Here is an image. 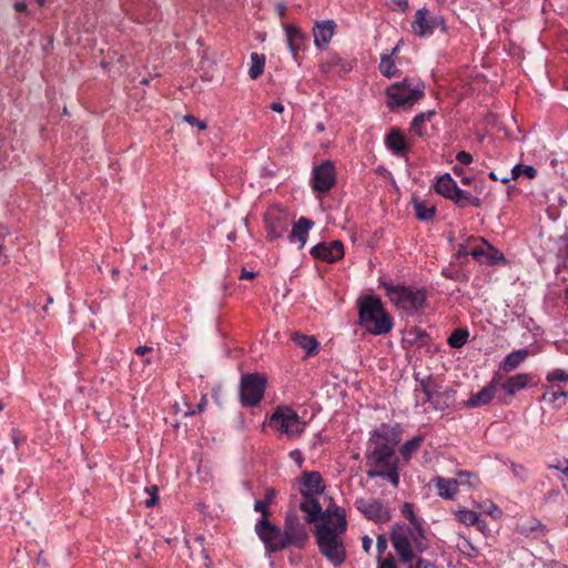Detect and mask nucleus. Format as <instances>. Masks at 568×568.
<instances>
[{
    "label": "nucleus",
    "instance_id": "58836bf2",
    "mask_svg": "<svg viewBox=\"0 0 568 568\" xmlns=\"http://www.w3.org/2000/svg\"><path fill=\"white\" fill-rule=\"evenodd\" d=\"M394 68H395L394 61L389 57L384 55L382 58L381 64H379V70L382 72V74L387 78L394 77L395 75V72L393 71Z\"/></svg>",
    "mask_w": 568,
    "mask_h": 568
},
{
    "label": "nucleus",
    "instance_id": "8fccbe9b",
    "mask_svg": "<svg viewBox=\"0 0 568 568\" xmlns=\"http://www.w3.org/2000/svg\"><path fill=\"white\" fill-rule=\"evenodd\" d=\"M183 119H184L185 122H187L189 124H191L193 126H197L200 130H205L206 129V123L204 121L197 120L192 114H186V115L183 116Z\"/></svg>",
    "mask_w": 568,
    "mask_h": 568
},
{
    "label": "nucleus",
    "instance_id": "72a5a7b5",
    "mask_svg": "<svg viewBox=\"0 0 568 568\" xmlns=\"http://www.w3.org/2000/svg\"><path fill=\"white\" fill-rule=\"evenodd\" d=\"M265 65V57L263 54H258L256 52L251 53V68L248 70V75L251 79H257L264 70Z\"/></svg>",
    "mask_w": 568,
    "mask_h": 568
},
{
    "label": "nucleus",
    "instance_id": "423d86ee",
    "mask_svg": "<svg viewBox=\"0 0 568 568\" xmlns=\"http://www.w3.org/2000/svg\"><path fill=\"white\" fill-rule=\"evenodd\" d=\"M270 426L288 438H296L304 432L306 423L291 407L278 406L271 415Z\"/></svg>",
    "mask_w": 568,
    "mask_h": 568
},
{
    "label": "nucleus",
    "instance_id": "f3484780",
    "mask_svg": "<svg viewBox=\"0 0 568 568\" xmlns=\"http://www.w3.org/2000/svg\"><path fill=\"white\" fill-rule=\"evenodd\" d=\"M480 242L479 245L473 247V252H470V255L478 261L479 263H485L488 265H495L500 261H504V255L496 250L494 246L488 244L483 239L478 240Z\"/></svg>",
    "mask_w": 568,
    "mask_h": 568
},
{
    "label": "nucleus",
    "instance_id": "6ab92c4d",
    "mask_svg": "<svg viewBox=\"0 0 568 568\" xmlns=\"http://www.w3.org/2000/svg\"><path fill=\"white\" fill-rule=\"evenodd\" d=\"M313 222L307 217H300L296 223L293 224L291 233L288 234V241L292 244H297L298 248H303L308 236V231L313 226Z\"/></svg>",
    "mask_w": 568,
    "mask_h": 568
},
{
    "label": "nucleus",
    "instance_id": "f03ea898",
    "mask_svg": "<svg viewBox=\"0 0 568 568\" xmlns=\"http://www.w3.org/2000/svg\"><path fill=\"white\" fill-rule=\"evenodd\" d=\"M346 530V513L344 508L335 504L325 509L323 523L315 526L314 537L318 551L334 567H338L346 561L347 554L344 542Z\"/></svg>",
    "mask_w": 568,
    "mask_h": 568
},
{
    "label": "nucleus",
    "instance_id": "e2e57ef3",
    "mask_svg": "<svg viewBox=\"0 0 568 568\" xmlns=\"http://www.w3.org/2000/svg\"><path fill=\"white\" fill-rule=\"evenodd\" d=\"M152 351V347L149 346H138L134 351L136 355L143 356L146 353H150Z\"/></svg>",
    "mask_w": 568,
    "mask_h": 568
},
{
    "label": "nucleus",
    "instance_id": "f257e3e1",
    "mask_svg": "<svg viewBox=\"0 0 568 568\" xmlns=\"http://www.w3.org/2000/svg\"><path fill=\"white\" fill-rule=\"evenodd\" d=\"M400 442L397 428L383 424L372 432L366 449V474L369 478L382 477L394 487L399 484V458L395 447Z\"/></svg>",
    "mask_w": 568,
    "mask_h": 568
},
{
    "label": "nucleus",
    "instance_id": "ddd939ff",
    "mask_svg": "<svg viewBox=\"0 0 568 568\" xmlns=\"http://www.w3.org/2000/svg\"><path fill=\"white\" fill-rule=\"evenodd\" d=\"M355 506L365 517L375 523H386L390 519L389 510L378 499L359 498Z\"/></svg>",
    "mask_w": 568,
    "mask_h": 568
},
{
    "label": "nucleus",
    "instance_id": "052dcab7",
    "mask_svg": "<svg viewBox=\"0 0 568 568\" xmlns=\"http://www.w3.org/2000/svg\"><path fill=\"white\" fill-rule=\"evenodd\" d=\"M362 547L365 552H369L372 547V539L368 536L362 538Z\"/></svg>",
    "mask_w": 568,
    "mask_h": 568
},
{
    "label": "nucleus",
    "instance_id": "a19ab883",
    "mask_svg": "<svg viewBox=\"0 0 568 568\" xmlns=\"http://www.w3.org/2000/svg\"><path fill=\"white\" fill-rule=\"evenodd\" d=\"M568 398V393L560 390V392H554L550 394L549 402L555 405L556 408H560L566 404V400Z\"/></svg>",
    "mask_w": 568,
    "mask_h": 568
},
{
    "label": "nucleus",
    "instance_id": "c03bdc74",
    "mask_svg": "<svg viewBox=\"0 0 568 568\" xmlns=\"http://www.w3.org/2000/svg\"><path fill=\"white\" fill-rule=\"evenodd\" d=\"M428 22L430 23L432 34L436 29L446 30L445 20L442 16H429Z\"/></svg>",
    "mask_w": 568,
    "mask_h": 568
},
{
    "label": "nucleus",
    "instance_id": "864d4df0",
    "mask_svg": "<svg viewBox=\"0 0 568 568\" xmlns=\"http://www.w3.org/2000/svg\"><path fill=\"white\" fill-rule=\"evenodd\" d=\"M267 506V501L256 500L254 504V510L262 513V518H267V515L270 514Z\"/></svg>",
    "mask_w": 568,
    "mask_h": 568
},
{
    "label": "nucleus",
    "instance_id": "bb28decb",
    "mask_svg": "<svg viewBox=\"0 0 568 568\" xmlns=\"http://www.w3.org/2000/svg\"><path fill=\"white\" fill-rule=\"evenodd\" d=\"M457 187L458 186L455 180L448 173H445L442 176H439L435 184V191L445 199H448L450 201L452 199H454V194Z\"/></svg>",
    "mask_w": 568,
    "mask_h": 568
},
{
    "label": "nucleus",
    "instance_id": "cd10ccee",
    "mask_svg": "<svg viewBox=\"0 0 568 568\" xmlns=\"http://www.w3.org/2000/svg\"><path fill=\"white\" fill-rule=\"evenodd\" d=\"M438 495L445 499H454L457 494L458 480L453 478L436 477Z\"/></svg>",
    "mask_w": 568,
    "mask_h": 568
},
{
    "label": "nucleus",
    "instance_id": "5701e85b",
    "mask_svg": "<svg viewBox=\"0 0 568 568\" xmlns=\"http://www.w3.org/2000/svg\"><path fill=\"white\" fill-rule=\"evenodd\" d=\"M497 385V377H494L493 381L488 385H486L481 390L471 395V397L467 400V406L478 407L490 403V400L496 395Z\"/></svg>",
    "mask_w": 568,
    "mask_h": 568
},
{
    "label": "nucleus",
    "instance_id": "bf43d9fd",
    "mask_svg": "<svg viewBox=\"0 0 568 568\" xmlns=\"http://www.w3.org/2000/svg\"><path fill=\"white\" fill-rule=\"evenodd\" d=\"M489 178L494 181H501L504 184L508 183L511 180V178L509 176H499V174H496V172L494 171L489 173Z\"/></svg>",
    "mask_w": 568,
    "mask_h": 568
},
{
    "label": "nucleus",
    "instance_id": "4c0bfd02",
    "mask_svg": "<svg viewBox=\"0 0 568 568\" xmlns=\"http://www.w3.org/2000/svg\"><path fill=\"white\" fill-rule=\"evenodd\" d=\"M477 513L473 510H459L457 513L458 520L466 526H474L478 521Z\"/></svg>",
    "mask_w": 568,
    "mask_h": 568
},
{
    "label": "nucleus",
    "instance_id": "6e6d98bb",
    "mask_svg": "<svg viewBox=\"0 0 568 568\" xmlns=\"http://www.w3.org/2000/svg\"><path fill=\"white\" fill-rule=\"evenodd\" d=\"M459 476V479L458 480V485L462 484V485H469V486H474L475 484L470 480V477L473 476L468 471H460L458 474Z\"/></svg>",
    "mask_w": 568,
    "mask_h": 568
},
{
    "label": "nucleus",
    "instance_id": "39448f33",
    "mask_svg": "<svg viewBox=\"0 0 568 568\" xmlns=\"http://www.w3.org/2000/svg\"><path fill=\"white\" fill-rule=\"evenodd\" d=\"M386 295L397 306L407 311H417L426 304L425 290H413L405 285L383 283Z\"/></svg>",
    "mask_w": 568,
    "mask_h": 568
},
{
    "label": "nucleus",
    "instance_id": "5fc2aeb1",
    "mask_svg": "<svg viewBox=\"0 0 568 568\" xmlns=\"http://www.w3.org/2000/svg\"><path fill=\"white\" fill-rule=\"evenodd\" d=\"M376 549L378 551V558H381V556L385 552V550L387 549V540L386 538L383 536V535H379L377 537V541H376Z\"/></svg>",
    "mask_w": 568,
    "mask_h": 568
},
{
    "label": "nucleus",
    "instance_id": "a878e982",
    "mask_svg": "<svg viewBox=\"0 0 568 568\" xmlns=\"http://www.w3.org/2000/svg\"><path fill=\"white\" fill-rule=\"evenodd\" d=\"M386 146L396 155H404L407 150L405 136L398 129H392L385 139Z\"/></svg>",
    "mask_w": 568,
    "mask_h": 568
},
{
    "label": "nucleus",
    "instance_id": "7c9ffc66",
    "mask_svg": "<svg viewBox=\"0 0 568 568\" xmlns=\"http://www.w3.org/2000/svg\"><path fill=\"white\" fill-rule=\"evenodd\" d=\"M294 343L306 351V355L311 356L316 353L318 343L313 336L295 333L293 335Z\"/></svg>",
    "mask_w": 568,
    "mask_h": 568
},
{
    "label": "nucleus",
    "instance_id": "f8f14e48",
    "mask_svg": "<svg viewBox=\"0 0 568 568\" xmlns=\"http://www.w3.org/2000/svg\"><path fill=\"white\" fill-rule=\"evenodd\" d=\"M284 531L287 546L304 549L310 540L306 524L296 514H287L284 521Z\"/></svg>",
    "mask_w": 568,
    "mask_h": 568
},
{
    "label": "nucleus",
    "instance_id": "412c9836",
    "mask_svg": "<svg viewBox=\"0 0 568 568\" xmlns=\"http://www.w3.org/2000/svg\"><path fill=\"white\" fill-rule=\"evenodd\" d=\"M336 23L333 20L317 21L313 28L314 43L317 48L326 45L334 32Z\"/></svg>",
    "mask_w": 568,
    "mask_h": 568
},
{
    "label": "nucleus",
    "instance_id": "13d9d810",
    "mask_svg": "<svg viewBox=\"0 0 568 568\" xmlns=\"http://www.w3.org/2000/svg\"><path fill=\"white\" fill-rule=\"evenodd\" d=\"M394 9L406 11L408 8V0H392Z\"/></svg>",
    "mask_w": 568,
    "mask_h": 568
},
{
    "label": "nucleus",
    "instance_id": "aec40b11",
    "mask_svg": "<svg viewBox=\"0 0 568 568\" xmlns=\"http://www.w3.org/2000/svg\"><path fill=\"white\" fill-rule=\"evenodd\" d=\"M324 486L322 477L317 471H306L302 477L301 494L303 497H314L322 494Z\"/></svg>",
    "mask_w": 568,
    "mask_h": 568
},
{
    "label": "nucleus",
    "instance_id": "69168bd1",
    "mask_svg": "<svg viewBox=\"0 0 568 568\" xmlns=\"http://www.w3.org/2000/svg\"><path fill=\"white\" fill-rule=\"evenodd\" d=\"M255 277L254 272L246 271L243 268L242 274L240 276L241 280H253Z\"/></svg>",
    "mask_w": 568,
    "mask_h": 568
},
{
    "label": "nucleus",
    "instance_id": "1a4fd4ad",
    "mask_svg": "<svg viewBox=\"0 0 568 568\" xmlns=\"http://www.w3.org/2000/svg\"><path fill=\"white\" fill-rule=\"evenodd\" d=\"M425 395V402H428L434 409L444 410L455 403V390L443 388L437 382L430 377L422 379L419 388Z\"/></svg>",
    "mask_w": 568,
    "mask_h": 568
},
{
    "label": "nucleus",
    "instance_id": "a211bd4d",
    "mask_svg": "<svg viewBox=\"0 0 568 568\" xmlns=\"http://www.w3.org/2000/svg\"><path fill=\"white\" fill-rule=\"evenodd\" d=\"M286 32L287 45L293 54L295 61L298 60V52L304 50L307 40L306 34L297 27L286 24L284 27Z\"/></svg>",
    "mask_w": 568,
    "mask_h": 568
},
{
    "label": "nucleus",
    "instance_id": "3c124183",
    "mask_svg": "<svg viewBox=\"0 0 568 568\" xmlns=\"http://www.w3.org/2000/svg\"><path fill=\"white\" fill-rule=\"evenodd\" d=\"M456 160L463 165H468L473 162V155L466 151H460L457 153Z\"/></svg>",
    "mask_w": 568,
    "mask_h": 568
},
{
    "label": "nucleus",
    "instance_id": "473e14b6",
    "mask_svg": "<svg viewBox=\"0 0 568 568\" xmlns=\"http://www.w3.org/2000/svg\"><path fill=\"white\" fill-rule=\"evenodd\" d=\"M434 114V111H427L417 114L410 123V130L418 136H423L425 134L424 123L426 121H430Z\"/></svg>",
    "mask_w": 568,
    "mask_h": 568
},
{
    "label": "nucleus",
    "instance_id": "393cba45",
    "mask_svg": "<svg viewBox=\"0 0 568 568\" xmlns=\"http://www.w3.org/2000/svg\"><path fill=\"white\" fill-rule=\"evenodd\" d=\"M406 530V535L412 545V551L414 552H423L427 549V540L424 535V530L420 525L415 527H405L402 526Z\"/></svg>",
    "mask_w": 568,
    "mask_h": 568
},
{
    "label": "nucleus",
    "instance_id": "0eeeda50",
    "mask_svg": "<svg viewBox=\"0 0 568 568\" xmlns=\"http://www.w3.org/2000/svg\"><path fill=\"white\" fill-rule=\"evenodd\" d=\"M390 540L394 549L398 554L400 560L408 565L407 568H437L432 561L424 558H416L412 551V545L406 535V530L400 525H395L390 532Z\"/></svg>",
    "mask_w": 568,
    "mask_h": 568
},
{
    "label": "nucleus",
    "instance_id": "c756f323",
    "mask_svg": "<svg viewBox=\"0 0 568 568\" xmlns=\"http://www.w3.org/2000/svg\"><path fill=\"white\" fill-rule=\"evenodd\" d=\"M529 376L527 374H517L509 377L506 382L501 383L500 386L508 394L513 395L516 392L525 388L528 384Z\"/></svg>",
    "mask_w": 568,
    "mask_h": 568
},
{
    "label": "nucleus",
    "instance_id": "7ed1b4c3",
    "mask_svg": "<svg viewBox=\"0 0 568 568\" xmlns=\"http://www.w3.org/2000/svg\"><path fill=\"white\" fill-rule=\"evenodd\" d=\"M358 314L361 325L372 334H386L393 327L392 318L385 313L381 300L376 296L359 298Z\"/></svg>",
    "mask_w": 568,
    "mask_h": 568
},
{
    "label": "nucleus",
    "instance_id": "ea45409f",
    "mask_svg": "<svg viewBox=\"0 0 568 568\" xmlns=\"http://www.w3.org/2000/svg\"><path fill=\"white\" fill-rule=\"evenodd\" d=\"M470 199V193L468 191L462 190L457 187L454 199L452 201L459 207H465L468 205V201Z\"/></svg>",
    "mask_w": 568,
    "mask_h": 568
},
{
    "label": "nucleus",
    "instance_id": "09e8293b",
    "mask_svg": "<svg viewBox=\"0 0 568 568\" xmlns=\"http://www.w3.org/2000/svg\"><path fill=\"white\" fill-rule=\"evenodd\" d=\"M378 568H396L395 558L388 555L386 558H377Z\"/></svg>",
    "mask_w": 568,
    "mask_h": 568
},
{
    "label": "nucleus",
    "instance_id": "2eb2a0df",
    "mask_svg": "<svg viewBox=\"0 0 568 568\" xmlns=\"http://www.w3.org/2000/svg\"><path fill=\"white\" fill-rule=\"evenodd\" d=\"M313 187L317 192H327L335 184V170L331 162H325L313 171Z\"/></svg>",
    "mask_w": 568,
    "mask_h": 568
},
{
    "label": "nucleus",
    "instance_id": "79ce46f5",
    "mask_svg": "<svg viewBox=\"0 0 568 568\" xmlns=\"http://www.w3.org/2000/svg\"><path fill=\"white\" fill-rule=\"evenodd\" d=\"M546 379L550 383L552 382H567L568 381V373L564 369H554L547 374Z\"/></svg>",
    "mask_w": 568,
    "mask_h": 568
},
{
    "label": "nucleus",
    "instance_id": "6e6552de",
    "mask_svg": "<svg viewBox=\"0 0 568 568\" xmlns=\"http://www.w3.org/2000/svg\"><path fill=\"white\" fill-rule=\"evenodd\" d=\"M266 378L258 373L244 374L240 383V400L243 406L254 407L264 396Z\"/></svg>",
    "mask_w": 568,
    "mask_h": 568
},
{
    "label": "nucleus",
    "instance_id": "49530a36",
    "mask_svg": "<svg viewBox=\"0 0 568 568\" xmlns=\"http://www.w3.org/2000/svg\"><path fill=\"white\" fill-rule=\"evenodd\" d=\"M145 491L150 495V498L144 500L146 507H153L158 501V487L151 486L145 488Z\"/></svg>",
    "mask_w": 568,
    "mask_h": 568
},
{
    "label": "nucleus",
    "instance_id": "4468645a",
    "mask_svg": "<svg viewBox=\"0 0 568 568\" xmlns=\"http://www.w3.org/2000/svg\"><path fill=\"white\" fill-rule=\"evenodd\" d=\"M311 254L317 260L334 263L344 256V246L341 241L322 242L312 247Z\"/></svg>",
    "mask_w": 568,
    "mask_h": 568
},
{
    "label": "nucleus",
    "instance_id": "f704fd0d",
    "mask_svg": "<svg viewBox=\"0 0 568 568\" xmlns=\"http://www.w3.org/2000/svg\"><path fill=\"white\" fill-rule=\"evenodd\" d=\"M414 210L417 219L420 221H428L433 219L436 212L435 206L427 205L425 202L417 200L414 201Z\"/></svg>",
    "mask_w": 568,
    "mask_h": 568
},
{
    "label": "nucleus",
    "instance_id": "774afa93",
    "mask_svg": "<svg viewBox=\"0 0 568 568\" xmlns=\"http://www.w3.org/2000/svg\"><path fill=\"white\" fill-rule=\"evenodd\" d=\"M468 205H473L475 207H479L481 205V200L479 197L473 196L470 194V199L468 201Z\"/></svg>",
    "mask_w": 568,
    "mask_h": 568
},
{
    "label": "nucleus",
    "instance_id": "4d7b16f0",
    "mask_svg": "<svg viewBox=\"0 0 568 568\" xmlns=\"http://www.w3.org/2000/svg\"><path fill=\"white\" fill-rule=\"evenodd\" d=\"M470 252H473V247H469V245L467 243H462V244H459V247L457 250V256L458 257L468 256V255H470Z\"/></svg>",
    "mask_w": 568,
    "mask_h": 568
},
{
    "label": "nucleus",
    "instance_id": "9b49d317",
    "mask_svg": "<svg viewBox=\"0 0 568 568\" xmlns=\"http://www.w3.org/2000/svg\"><path fill=\"white\" fill-rule=\"evenodd\" d=\"M264 224L268 241L282 237L292 224L288 213L278 206L270 207L264 215Z\"/></svg>",
    "mask_w": 568,
    "mask_h": 568
},
{
    "label": "nucleus",
    "instance_id": "c9c22d12",
    "mask_svg": "<svg viewBox=\"0 0 568 568\" xmlns=\"http://www.w3.org/2000/svg\"><path fill=\"white\" fill-rule=\"evenodd\" d=\"M468 336H469V333L467 329L457 328L448 337V339H447L448 345L453 348H460L462 346H464L466 344Z\"/></svg>",
    "mask_w": 568,
    "mask_h": 568
},
{
    "label": "nucleus",
    "instance_id": "e433bc0d",
    "mask_svg": "<svg viewBox=\"0 0 568 568\" xmlns=\"http://www.w3.org/2000/svg\"><path fill=\"white\" fill-rule=\"evenodd\" d=\"M521 174H525L529 179H534L537 175V170L531 165L517 164L511 170V180L518 179Z\"/></svg>",
    "mask_w": 568,
    "mask_h": 568
},
{
    "label": "nucleus",
    "instance_id": "603ef678",
    "mask_svg": "<svg viewBox=\"0 0 568 568\" xmlns=\"http://www.w3.org/2000/svg\"><path fill=\"white\" fill-rule=\"evenodd\" d=\"M206 405H207V399H206V396L203 395L201 400H200V403L196 405V408L195 409H189L184 414L186 416H189V415H194L195 413H202L205 409Z\"/></svg>",
    "mask_w": 568,
    "mask_h": 568
},
{
    "label": "nucleus",
    "instance_id": "dca6fc26",
    "mask_svg": "<svg viewBox=\"0 0 568 568\" xmlns=\"http://www.w3.org/2000/svg\"><path fill=\"white\" fill-rule=\"evenodd\" d=\"M515 530L529 538L540 539L547 534V527L535 517H523L516 523Z\"/></svg>",
    "mask_w": 568,
    "mask_h": 568
},
{
    "label": "nucleus",
    "instance_id": "20e7f679",
    "mask_svg": "<svg viewBox=\"0 0 568 568\" xmlns=\"http://www.w3.org/2000/svg\"><path fill=\"white\" fill-rule=\"evenodd\" d=\"M388 106L395 108L412 106L424 97V85L418 81L405 79L402 82L392 84L387 91Z\"/></svg>",
    "mask_w": 568,
    "mask_h": 568
},
{
    "label": "nucleus",
    "instance_id": "de8ad7c7",
    "mask_svg": "<svg viewBox=\"0 0 568 568\" xmlns=\"http://www.w3.org/2000/svg\"><path fill=\"white\" fill-rule=\"evenodd\" d=\"M481 509L485 514H488L493 518H499L501 516V510L490 501L481 506Z\"/></svg>",
    "mask_w": 568,
    "mask_h": 568
},
{
    "label": "nucleus",
    "instance_id": "0e129e2a",
    "mask_svg": "<svg viewBox=\"0 0 568 568\" xmlns=\"http://www.w3.org/2000/svg\"><path fill=\"white\" fill-rule=\"evenodd\" d=\"M478 528V530H480L481 532H486V530H488V525L485 520L480 519L478 517V521L474 525Z\"/></svg>",
    "mask_w": 568,
    "mask_h": 568
},
{
    "label": "nucleus",
    "instance_id": "4be33fe9",
    "mask_svg": "<svg viewBox=\"0 0 568 568\" xmlns=\"http://www.w3.org/2000/svg\"><path fill=\"white\" fill-rule=\"evenodd\" d=\"M300 503V509L306 514L305 520L308 524H316L320 519L323 521V514L321 504L314 497H303Z\"/></svg>",
    "mask_w": 568,
    "mask_h": 568
},
{
    "label": "nucleus",
    "instance_id": "c85d7f7f",
    "mask_svg": "<svg viewBox=\"0 0 568 568\" xmlns=\"http://www.w3.org/2000/svg\"><path fill=\"white\" fill-rule=\"evenodd\" d=\"M527 356L528 352L526 349L514 351L500 363L499 368L505 373H509L516 369Z\"/></svg>",
    "mask_w": 568,
    "mask_h": 568
},
{
    "label": "nucleus",
    "instance_id": "338daca9",
    "mask_svg": "<svg viewBox=\"0 0 568 568\" xmlns=\"http://www.w3.org/2000/svg\"><path fill=\"white\" fill-rule=\"evenodd\" d=\"M271 110H273L274 112H277V113H282L284 111V105L280 102H273L271 105H270Z\"/></svg>",
    "mask_w": 568,
    "mask_h": 568
},
{
    "label": "nucleus",
    "instance_id": "9d476101",
    "mask_svg": "<svg viewBox=\"0 0 568 568\" xmlns=\"http://www.w3.org/2000/svg\"><path fill=\"white\" fill-rule=\"evenodd\" d=\"M255 530L268 551L277 552L288 547L284 528L273 525L267 518H261Z\"/></svg>",
    "mask_w": 568,
    "mask_h": 568
},
{
    "label": "nucleus",
    "instance_id": "b1692460",
    "mask_svg": "<svg viewBox=\"0 0 568 568\" xmlns=\"http://www.w3.org/2000/svg\"><path fill=\"white\" fill-rule=\"evenodd\" d=\"M429 21V12L426 8H420L415 14V19L412 21V31L418 37L432 36V28Z\"/></svg>",
    "mask_w": 568,
    "mask_h": 568
},
{
    "label": "nucleus",
    "instance_id": "2f4dec72",
    "mask_svg": "<svg viewBox=\"0 0 568 568\" xmlns=\"http://www.w3.org/2000/svg\"><path fill=\"white\" fill-rule=\"evenodd\" d=\"M423 442H424V436L418 435V436H415L412 439L407 440L406 443H404L399 448V453H400L402 457L406 462H408L410 459V457L413 456V454L418 450V448L420 447Z\"/></svg>",
    "mask_w": 568,
    "mask_h": 568
},
{
    "label": "nucleus",
    "instance_id": "680f3d73",
    "mask_svg": "<svg viewBox=\"0 0 568 568\" xmlns=\"http://www.w3.org/2000/svg\"><path fill=\"white\" fill-rule=\"evenodd\" d=\"M275 495H276V491L273 488L266 489L265 497H264L263 501H267V505H270L273 501Z\"/></svg>",
    "mask_w": 568,
    "mask_h": 568
},
{
    "label": "nucleus",
    "instance_id": "a18cd8bd",
    "mask_svg": "<svg viewBox=\"0 0 568 568\" xmlns=\"http://www.w3.org/2000/svg\"><path fill=\"white\" fill-rule=\"evenodd\" d=\"M554 468L558 469L559 471H561V474L564 475L565 477V484H564V488L566 489L567 494H568V459H565V460H559L555 466Z\"/></svg>",
    "mask_w": 568,
    "mask_h": 568
},
{
    "label": "nucleus",
    "instance_id": "37998d69",
    "mask_svg": "<svg viewBox=\"0 0 568 568\" xmlns=\"http://www.w3.org/2000/svg\"><path fill=\"white\" fill-rule=\"evenodd\" d=\"M402 514L409 520L410 527L420 525L414 514L413 506L409 503H405L402 508Z\"/></svg>",
    "mask_w": 568,
    "mask_h": 568
}]
</instances>
